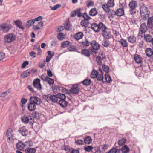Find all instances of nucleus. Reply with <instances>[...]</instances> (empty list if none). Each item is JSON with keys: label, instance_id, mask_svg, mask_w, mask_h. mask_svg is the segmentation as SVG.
Listing matches in <instances>:
<instances>
[{"label": "nucleus", "instance_id": "obj_1", "mask_svg": "<svg viewBox=\"0 0 153 153\" xmlns=\"http://www.w3.org/2000/svg\"><path fill=\"white\" fill-rule=\"evenodd\" d=\"M140 11L141 16L143 17L144 19H146L149 17V11L146 7L144 5H142L140 7Z\"/></svg>", "mask_w": 153, "mask_h": 153}, {"label": "nucleus", "instance_id": "obj_2", "mask_svg": "<svg viewBox=\"0 0 153 153\" xmlns=\"http://www.w3.org/2000/svg\"><path fill=\"white\" fill-rule=\"evenodd\" d=\"M90 45L91 47L89 48V50L91 51L92 54H96L97 53V51L100 48L99 44L95 40H93L90 42Z\"/></svg>", "mask_w": 153, "mask_h": 153}, {"label": "nucleus", "instance_id": "obj_3", "mask_svg": "<svg viewBox=\"0 0 153 153\" xmlns=\"http://www.w3.org/2000/svg\"><path fill=\"white\" fill-rule=\"evenodd\" d=\"M22 122L24 124L29 123L33 124L34 123V119L33 117L30 115H25L21 118Z\"/></svg>", "mask_w": 153, "mask_h": 153}, {"label": "nucleus", "instance_id": "obj_4", "mask_svg": "<svg viewBox=\"0 0 153 153\" xmlns=\"http://www.w3.org/2000/svg\"><path fill=\"white\" fill-rule=\"evenodd\" d=\"M91 28L96 32L101 31L105 28V25L102 22H100L98 24L93 23L91 24Z\"/></svg>", "mask_w": 153, "mask_h": 153}, {"label": "nucleus", "instance_id": "obj_5", "mask_svg": "<svg viewBox=\"0 0 153 153\" xmlns=\"http://www.w3.org/2000/svg\"><path fill=\"white\" fill-rule=\"evenodd\" d=\"M58 97H59L60 100L59 101V103L60 105L63 107H66L68 105V102L65 100V96L62 94H58Z\"/></svg>", "mask_w": 153, "mask_h": 153}, {"label": "nucleus", "instance_id": "obj_6", "mask_svg": "<svg viewBox=\"0 0 153 153\" xmlns=\"http://www.w3.org/2000/svg\"><path fill=\"white\" fill-rule=\"evenodd\" d=\"M16 36L12 33H9L5 36L4 37V41L6 43H10L15 40Z\"/></svg>", "mask_w": 153, "mask_h": 153}, {"label": "nucleus", "instance_id": "obj_7", "mask_svg": "<svg viewBox=\"0 0 153 153\" xmlns=\"http://www.w3.org/2000/svg\"><path fill=\"white\" fill-rule=\"evenodd\" d=\"M137 6V3L136 1L132 0L129 3V6L130 8V13L131 15H133L134 13H136V12L135 11L134 12H132V11L135 10V8Z\"/></svg>", "mask_w": 153, "mask_h": 153}, {"label": "nucleus", "instance_id": "obj_8", "mask_svg": "<svg viewBox=\"0 0 153 153\" xmlns=\"http://www.w3.org/2000/svg\"><path fill=\"white\" fill-rule=\"evenodd\" d=\"M11 25L2 24L0 25V30L4 33H7L11 28Z\"/></svg>", "mask_w": 153, "mask_h": 153}, {"label": "nucleus", "instance_id": "obj_9", "mask_svg": "<svg viewBox=\"0 0 153 153\" xmlns=\"http://www.w3.org/2000/svg\"><path fill=\"white\" fill-rule=\"evenodd\" d=\"M140 29V30L139 33V35L140 37H143L142 35L145 34L147 31L148 28L146 24L145 23L141 24Z\"/></svg>", "mask_w": 153, "mask_h": 153}, {"label": "nucleus", "instance_id": "obj_10", "mask_svg": "<svg viewBox=\"0 0 153 153\" xmlns=\"http://www.w3.org/2000/svg\"><path fill=\"white\" fill-rule=\"evenodd\" d=\"M37 71V70L36 69H28L22 73L21 76L22 78H24L28 76L31 73H34L36 72Z\"/></svg>", "mask_w": 153, "mask_h": 153}, {"label": "nucleus", "instance_id": "obj_11", "mask_svg": "<svg viewBox=\"0 0 153 153\" xmlns=\"http://www.w3.org/2000/svg\"><path fill=\"white\" fill-rule=\"evenodd\" d=\"M13 131L11 128H9L6 133V136L7 138L8 142H10L12 141L13 136Z\"/></svg>", "mask_w": 153, "mask_h": 153}, {"label": "nucleus", "instance_id": "obj_12", "mask_svg": "<svg viewBox=\"0 0 153 153\" xmlns=\"http://www.w3.org/2000/svg\"><path fill=\"white\" fill-rule=\"evenodd\" d=\"M101 31L103 36L106 39H108L110 37L111 35L110 32L105 25V29L101 30Z\"/></svg>", "mask_w": 153, "mask_h": 153}, {"label": "nucleus", "instance_id": "obj_13", "mask_svg": "<svg viewBox=\"0 0 153 153\" xmlns=\"http://www.w3.org/2000/svg\"><path fill=\"white\" fill-rule=\"evenodd\" d=\"M33 85L34 87L37 90H40L42 89V86L40 83V80L38 78L34 80L33 82Z\"/></svg>", "mask_w": 153, "mask_h": 153}, {"label": "nucleus", "instance_id": "obj_14", "mask_svg": "<svg viewBox=\"0 0 153 153\" xmlns=\"http://www.w3.org/2000/svg\"><path fill=\"white\" fill-rule=\"evenodd\" d=\"M30 102L34 103L35 105H39L41 103L40 99L36 97L32 96L30 98Z\"/></svg>", "mask_w": 153, "mask_h": 153}, {"label": "nucleus", "instance_id": "obj_15", "mask_svg": "<svg viewBox=\"0 0 153 153\" xmlns=\"http://www.w3.org/2000/svg\"><path fill=\"white\" fill-rule=\"evenodd\" d=\"M79 17H81L82 16V13L81 12V8H78L72 11L71 13V17H74L76 15Z\"/></svg>", "mask_w": 153, "mask_h": 153}, {"label": "nucleus", "instance_id": "obj_16", "mask_svg": "<svg viewBox=\"0 0 153 153\" xmlns=\"http://www.w3.org/2000/svg\"><path fill=\"white\" fill-rule=\"evenodd\" d=\"M18 131L23 136H26L28 134V131L25 126L20 127Z\"/></svg>", "mask_w": 153, "mask_h": 153}, {"label": "nucleus", "instance_id": "obj_17", "mask_svg": "<svg viewBox=\"0 0 153 153\" xmlns=\"http://www.w3.org/2000/svg\"><path fill=\"white\" fill-rule=\"evenodd\" d=\"M70 91L73 94H77L79 91V89L78 88L77 85H73L72 86V87L70 89Z\"/></svg>", "mask_w": 153, "mask_h": 153}, {"label": "nucleus", "instance_id": "obj_18", "mask_svg": "<svg viewBox=\"0 0 153 153\" xmlns=\"http://www.w3.org/2000/svg\"><path fill=\"white\" fill-rule=\"evenodd\" d=\"M59 94H56V95H51L50 96V101H51L53 103L57 102L58 100V99H59V97H58V95Z\"/></svg>", "mask_w": 153, "mask_h": 153}, {"label": "nucleus", "instance_id": "obj_19", "mask_svg": "<svg viewBox=\"0 0 153 153\" xmlns=\"http://www.w3.org/2000/svg\"><path fill=\"white\" fill-rule=\"evenodd\" d=\"M147 24L148 28L153 30V16L148 19Z\"/></svg>", "mask_w": 153, "mask_h": 153}, {"label": "nucleus", "instance_id": "obj_20", "mask_svg": "<svg viewBox=\"0 0 153 153\" xmlns=\"http://www.w3.org/2000/svg\"><path fill=\"white\" fill-rule=\"evenodd\" d=\"M143 37H141L142 38H144V40L147 42H151V40H152V36L149 34H146L145 33L142 35Z\"/></svg>", "mask_w": 153, "mask_h": 153}, {"label": "nucleus", "instance_id": "obj_21", "mask_svg": "<svg viewBox=\"0 0 153 153\" xmlns=\"http://www.w3.org/2000/svg\"><path fill=\"white\" fill-rule=\"evenodd\" d=\"M105 58V57L103 56L102 53L101 54L100 56H97L96 58V61L97 62V64L99 65H101L102 64V61Z\"/></svg>", "mask_w": 153, "mask_h": 153}, {"label": "nucleus", "instance_id": "obj_22", "mask_svg": "<svg viewBox=\"0 0 153 153\" xmlns=\"http://www.w3.org/2000/svg\"><path fill=\"white\" fill-rule=\"evenodd\" d=\"M134 59L135 62L138 64H140L142 62V58L141 56L138 54H136L134 56Z\"/></svg>", "mask_w": 153, "mask_h": 153}, {"label": "nucleus", "instance_id": "obj_23", "mask_svg": "<svg viewBox=\"0 0 153 153\" xmlns=\"http://www.w3.org/2000/svg\"><path fill=\"white\" fill-rule=\"evenodd\" d=\"M65 29L67 30H70L72 29V26L69 23V20L68 19L66 20L64 25Z\"/></svg>", "mask_w": 153, "mask_h": 153}, {"label": "nucleus", "instance_id": "obj_24", "mask_svg": "<svg viewBox=\"0 0 153 153\" xmlns=\"http://www.w3.org/2000/svg\"><path fill=\"white\" fill-rule=\"evenodd\" d=\"M83 36V33L82 32H79L75 35L74 37L76 40H78L82 39Z\"/></svg>", "mask_w": 153, "mask_h": 153}, {"label": "nucleus", "instance_id": "obj_25", "mask_svg": "<svg viewBox=\"0 0 153 153\" xmlns=\"http://www.w3.org/2000/svg\"><path fill=\"white\" fill-rule=\"evenodd\" d=\"M36 105L31 102L28 104V108L30 111H33L35 110L36 108Z\"/></svg>", "mask_w": 153, "mask_h": 153}, {"label": "nucleus", "instance_id": "obj_26", "mask_svg": "<svg viewBox=\"0 0 153 153\" xmlns=\"http://www.w3.org/2000/svg\"><path fill=\"white\" fill-rule=\"evenodd\" d=\"M82 54L86 57H89L91 55L90 52L87 49H83L81 51Z\"/></svg>", "mask_w": 153, "mask_h": 153}, {"label": "nucleus", "instance_id": "obj_27", "mask_svg": "<svg viewBox=\"0 0 153 153\" xmlns=\"http://www.w3.org/2000/svg\"><path fill=\"white\" fill-rule=\"evenodd\" d=\"M47 53L48 54V55L46 57V61L47 62H48L50 61L52 57L54 56V54L53 53L51 54V52L50 51H48Z\"/></svg>", "mask_w": 153, "mask_h": 153}, {"label": "nucleus", "instance_id": "obj_28", "mask_svg": "<svg viewBox=\"0 0 153 153\" xmlns=\"http://www.w3.org/2000/svg\"><path fill=\"white\" fill-rule=\"evenodd\" d=\"M16 147L19 150H22L25 148V145L22 142H19L16 144Z\"/></svg>", "mask_w": 153, "mask_h": 153}, {"label": "nucleus", "instance_id": "obj_29", "mask_svg": "<svg viewBox=\"0 0 153 153\" xmlns=\"http://www.w3.org/2000/svg\"><path fill=\"white\" fill-rule=\"evenodd\" d=\"M116 14L119 16H121L124 14V10L122 8H119L116 11Z\"/></svg>", "mask_w": 153, "mask_h": 153}, {"label": "nucleus", "instance_id": "obj_30", "mask_svg": "<svg viewBox=\"0 0 153 153\" xmlns=\"http://www.w3.org/2000/svg\"><path fill=\"white\" fill-rule=\"evenodd\" d=\"M152 50L150 48H148L145 50V53L146 55L148 57H150L152 55Z\"/></svg>", "mask_w": 153, "mask_h": 153}, {"label": "nucleus", "instance_id": "obj_31", "mask_svg": "<svg viewBox=\"0 0 153 153\" xmlns=\"http://www.w3.org/2000/svg\"><path fill=\"white\" fill-rule=\"evenodd\" d=\"M91 81L90 79H86L80 82V83L84 85L88 86L91 84Z\"/></svg>", "mask_w": 153, "mask_h": 153}, {"label": "nucleus", "instance_id": "obj_32", "mask_svg": "<svg viewBox=\"0 0 153 153\" xmlns=\"http://www.w3.org/2000/svg\"><path fill=\"white\" fill-rule=\"evenodd\" d=\"M128 41L130 43H134L136 41V38L134 35H131L128 38Z\"/></svg>", "mask_w": 153, "mask_h": 153}, {"label": "nucleus", "instance_id": "obj_33", "mask_svg": "<svg viewBox=\"0 0 153 153\" xmlns=\"http://www.w3.org/2000/svg\"><path fill=\"white\" fill-rule=\"evenodd\" d=\"M89 22L86 19H83L81 20L80 22L81 25L82 27H87L89 25Z\"/></svg>", "mask_w": 153, "mask_h": 153}, {"label": "nucleus", "instance_id": "obj_34", "mask_svg": "<svg viewBox=\"0 0 153 153\" xmlns=\"http://www.w3.org/2000/svg\"><path fill=\"white\" fill-rule=\"evenodd\" d=\"M119 42L123 47H127L128 46V44L126 40L123 39H121L120 40Z\"/></svg>", "mask_w": 153, "mask_h": 153}, {"label": "nucleus", "instance_id": "obj_35", "mask_svg": "<svg viewBox=\"0 0 153 153\" xmlns=\"http://www.w3.org/2000/svg\"><path fill=\"white\" fill-rule=\"evenodd\" d=\"M96 78H97V80L98 81H101L103 79V77L102 70H101V73H98Z\"/></svg>", "mask_w": 153, "mask_h": 153}, {"label": "nucleus", "instance_id": "obj_36", "mask_svg": "<svg viewBox=\"0 0 153 153\" xmlns=\"http://www.w3.org/2000/svg\"><path fill=\"white\" fill-rule=\"evenodd\" d=\"M35 22L34 20L31 19L28 21L26 23V27H29L33 25L34 24Z\"/></svg>", "mask_w": 153, "mask_h": 153}, {"label": "nucleus", "instance_id": "obj_37", "mask_svg": "<svg viewBox=\"0 0 153 153\" xmlns=\"http://www.w3.org/2000/svg\"><path fill=\"white\" fill-rule=\"evenodd\" d=\"M36 150L34 148H27L25 149V153H35Z\"/></svg>", "mask_w": 153, "mask_h": 153}, {"label": "nucleus", "instance_id": "obj_38", "mask_svg": "<svg viewBox=\"0 0 153 153\" xmlns=\"http://www.w3.org/2000/svg\"><path fill=\"white\" fill-rule=\"evenodd\" d=\"M15 24L19 29L22 30L24 29V27L22 25V23L20 21L18 20L16 21Z\"/></svg>", "mask_w": 153, "mask_h": 153}, {"label": "nucleus", "instance_id": "obj_39", "mask_svg": "<svg viewBox=\"0 0 153 153\" xmlns=\"http://www.w3.org/2000/svg\"><path fill=\"white\" fill-rule=\"evenodd\" d=\"M84 141L85 143L89 144L91 142L92 140L91 137L86 136L85 138Z\"/></svg>", "mask_w": 153, "mask_h": 153}, {"label": "nucleus", "instance_id": "obj_40", "mask_svg": "<svg viewBox=\"0 0 153 153\" xmlns=\"http://www.w3.org/2000/svg\"><path fill=\"white\" fill-rule=\"evenodd\" d=\"M97 14V11L95 8L91 9L89 12L90 15L94 16Z\"/></svg>", "mask_w": 153, "mask_h": 153}, {"label": "nucleus", "instance_id": "obj_41", "mask_svg": "<svg viewBox=\"0 0 153 153\" xmlns=\"http://www.w3.org/2000/svg\"><path fill=\"white\" fill-rule=\"evenodd\" d=\"M129 151V148L127 146L125 145L122 148V153H127Z\"/></svg>", "mask_w": 153, "mask_h": 153}, {"label": "nucleus", "instance_id": "obj_42", "mask_svg": "<svg viewBox=\"0 0 153 153\" xmlns=\"http://www.w3.org/2000/svg\"><path fill=\"white\" fill-rule=\"evenodd\" d=\"M80 43L83 46L85 47L88 46L90 44V42H89L87 39L81 41Z\"/></svg>", "mask_w": 153, "mask_h": 153}, {"label": "nucleus", "instance_id": "obj_43", "mask_svg": "<svg viewBox=\"0 0 153 153\" xmlns=\"http://www.w3.org/2000/svg\"><path fill=\"white\" fill-rule=\"evenodd\" d=\"M62 6L60 4H57L54 5L53 7L50 6L49 8L53 11H54L58 9L59 8H60Z\"/></svg>", "mask_w": 153, "mask_h": 153}, {"label": "nucleus", "instance_id": "obj_44", "mask_svg": "<svg viewBox=\"0 0 153 153\" xmlns=\"http://www.w3.org/2000/svg\"><path fill=\"white\" fill-rule=\"evenodd\" d=\"M126 142V140L124 138L120 139L118 142L119 146H122L124 145Z\"/></svg>", "mask_w": 153, "mask_h": 153}, {"label": "nucleus", "instance_id": "obj_45", "mask_svg": "<svg viewBox=\"0 0 153 153\" xmlns=\"http://www.w3.org/2000/svg\"><path fill=\"white\" fill-rule=\"evenodd\" d=\"M24 144L25 145V147L27 148L32 146L33 143L32 141L28 140L25 142Z\"/></svg>", "mask_w": 153, "mask_h": 153}, {"label": "nucleus", "instance_id": "obj_46", "mask_svg": "<svg viewBox=\"0 0 153 153\" xmlns=\"http://www.w3.org/2000/svg\"><path fill=\"white\" fill-rule=\"evenodd\" d=\"M97 71L95 70H93L90 76L92 78H95L97 77V75L98 73Z\"/></svg>", "mask_w": 153, "mask_h": 153}, {"label": "nucleus", "instance_id": "obj_47", "mask_svg": "<svg viewBox=\"0 0 153 153\" xmlns=\"http://www.w3.org/2000/svg\"><path fill=\"white\" fill-rule=\"evenodd\" d=\"M102 8L103 10L106 12H109L110 10V7L107 4H105L102 5Z\"/></svg>", "mask_w": 153, "mask_h": 153}, {"label": "nucleus", "instance_id": "obj_48", "mask_svg": "<svg viewBox=\"0 0 153 153\" xmlns=\"http://www.w3.org/2000/svg\"><path fill=\"white\" fill-rule=\"evenodd\" d=\"M93 147L91 146H88L84 147V149L86 152H90L92 150Z\"/></svg>", "mask_w": 153, "mask_h": 153}, {"label": "nucleus", "instance_id": "obj_49", "mask_svg": "<svg viewBox=\"0 0 153 153\" xmlns=\"http://www.w3.org/2000/svg\"><path fill=\"white\" fill-rule=\"evenodd\" d=\"M105 79L106 81L109 83H111L112 81V80L110 75L107 74H105Z\"/></svg>", "mask_w": 153, "mask_h": 153}, {"label": "nucleus", "instance_id": "obj_50", "mask_svg": "<svg viewBox=\"0 0 153 153\" xmlns=\"http://www.w3.org/2000/svg\"><path fill=\"white\" fill-rule=\"evenodd\" d=\"M57 38L59 40H62L65 38V36L62 33H59L57 35Z\"/></svg>", "mask_w": 153, "mask_h": 153}, {"label": "nucleus", "instance_id": "obj_51", "mask_svg": "<svg viewBox=\"0 0 153 153\" xmlns=\"http://www.w3.org/2000/svg\"><path fill=\"white\" fill-rule=\"evenodd\" d=\"M102 44L104 47H107L109 45L110 43L109 41L104 40L102 42Z\"/></svg>", "mask_w": 153, "mask_h": 153}, {"label": "nucleus", "instance_id": "obj_52", "mask_svg": "<svg viewBox=\"0 0 153 153\" xmlns=\"http://www.w3.org/2000/svg\"><path fill=\"white\" fill-rule=\"evenodd\" d=\"M107 4L110 7H113L115 4L114 0H109Z\"/></svg>", "mask_w": 153, "mask_h": 153}, {"label": "nucleus", "instance_id": "obj_53", "mask_svg": "<svg viewBox=\"0 0 153 153\" xmlns=\"http://www.w3.org/2000/svg\"><path fill=\"white\" fill-rule=\"evenodd\" d=\"M102 68L103 70L107 73H108L109 71V68L108 66L106 65L103 64Z\"/></svg>", "mask_w": 153, "mask_h": 153}, {"label": "nucleus", "instance_id": "obj_54", "mask_svg": "<svg viewBox=\"0 0 153 153\" xmlns=\"http://www.w3.org/2000/svg\"><path fill=\"white\" fill-rule=\"evenodd\" d=\"M27 100L25 98H22L21 100V106L23 107L24 105L27 102Z\"/></svg>", "mask_w": 153, "mask_h": 153}, {"label": "nucleus", "instance_id": "obj_55", "mask_svg": "<svg viewBox=\"0 0 153 153\" xmlns=\"http://www.w3.org/2000/svg\"><path fill=\"white\" fill-rule=\"evenodd\" d=\"M70 42L68 41L62 42L61 44V47L64 48L68 46L70 44Z\"/></svg>", "mask_w": 153, "mask_h": 153}, {"label": "nucleus", "instance_id": "obj_56", "mask_svg": "<svg viewBox=\"0 0 153 153\" xmlns=\"http://www.w3.org/2000/svg\"><path fill=\"white\" fill-rule=\"evenodd\" d=\"M46 81L48 82V83L50 85H52L54 83V81L53 79H52L48 77L46 79Z\"/></svg>", "mask_w": 153, "mask_h": 153}, {"label": "nucleus", "instance_id": "obj_57", "mask_svg": "<svg viewBox=\"0 0 153 153\" xmlns=\"http://www.w3.org/2000/svg\"><path fill=\"white\" fill-rule=\"evenodd\" d=\"M82 17L84 19H86L88 21L91 19L90 17L88 16L86 13H83L82 15Z\"/></svg>", "mask_w": 153, "mask_h": 153}, {"label": "nucleus", "instance_id": "obj_58", "mask_svg": "<svg viewBox=\"0 0 153 153\" xmlns=\"http://www.w3.org/2000/svg\"><path fill=\"white\" fill-rule=\"evenodd\" d=\"M82 17L84 19H86L88 21L91 19L90 17L88 16L86 13H83L82 15Z\"/></svg>", "mask_w": 153, "mask_h": 153}, {"label": "nucleus", "instance_id": "obj_59", "mask_svg": "<svg viewBox=\"0 0 153 153\" xmlns=\"http://www.w3.org/2000/svg\"><path fill=\"white\" fill-rule=\"evenodd\" d=\"M82 17L84 19H86L88 21L91 19L90 17L88 16L86 13H83L82 15Z\"/></svg>", "mask_w": 153, "mask_h": 153}, {"label": "nucleus", "instance_id": "obj_60", "mask_svg": "<svg viewBox=\"0 0 153 153\" xmlns=\"http://www.w3.org/2000/svg\"><path fill=\"white\" fill-rule=\"evenodd\" d=\"M59 90L61 92L64 94L67 93L68 92V90L63 87H60L59 88Z\"/></svg>", "mask_w": 153, "mask_h": 153}, {"label": "nucleus", "instance_id": "obj_61", "mask_svg": "<svg viewBox=\"0 0 153 153\" xmlns=\"http://www.w3.org/2000/svg\"><path fill=\"white\" fill-rule=\"evenodd\" d=\"M118 151V149L116 148H112L109 151L108 153H116Z\"/></svg>", "mask_w": 153, "mask_h": 153}, {"label": "nucleus", "instance_id": "obj_62", "mask_svg": "<svg viewBox=\"0 0 153 153\" xmlns=\"http://www.w3.org/2000/svg\"><path fill=\"white\" fill-rule=\"evenodd\" d=\"M33 116L34 117H36L38 119L39 117V112L36 111H34L33 113Z\"/></svg>", "mask_w": 153, "mask_h": 153}, {"label": "nucleus", "instance_id": "obj_63", "mask_svg": "<svg viewBox=\"0 0 153 153\" xmlns=\"http://www.w3.org/2000/svg\"><path fill=\"white\" fill-rule=\"evenodd\" d=\"M68 49L70 51H74L76 50V48L74 46H71L69 47Z\"/></svg>", "mask_w": 153, "mask_h": 153}, {"label": "nucleus", "instance_id": "obj_64", "mask_svg": "<svg viewBox=\"0 0 153 153\" xmlns=\"http://www.w3.org/2000/svg\"><path fill=\"white\" fill-rule=\"evenodd\" d=\"M48 76H45V74H42L40 76V78L43 81H46V79L48 77Z\"/></svg>", "mask_w": 153, "mask_h": 153}]
</instances>
